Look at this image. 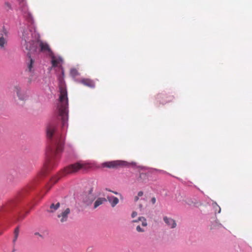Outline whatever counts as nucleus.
Returning <instances> with one entry per match:
<instances>
[{
  "label": "nucleus",
  "mask_w": 252,
  "mask_h": 252,
  "mask_svg": "<svg viewBox=\"0 0 252 252\" xmlns=\"http://www.w3.org/2000/svg\"><path fill=\"white\" fill-rule=\"evenodd\" d=\"M68 98L66 89L60 88V104L58 106L59 119L61 120V130L54 124L48 125L46 129L47 136L49 140V146L46 151V170H48L55 164V161L63 151L64 143V133L68 126ZM45 171H43L44 174Z\"/></svg>",
  "instance_id": "f257e3e1"
},
{
  "label": "nucleus",
  "mask_w": 252,
  "mask_h": 252,
  "mask_svg": "<svg viewBox=\"0 0 252 252\" xmlns=\"http://www.w3.org/2000/svg\"><path fill=\"white\" fill-rule=\"evenodd\" d=\"M38 37V36L36 37V33H33L32 29H24L21 42L23 50L25 52L29 51L31 52H37L38 43L36 39Z\"/></svg>",
  "instance_id": "f03ea898"
},
{
  "label": "nucleus",
  "mask_w": 252,
  "mask_h": 252,
  "mask_svg": "<svg viewBox=\"0 0 252 252\" xmlns=\"http://www.w3.org/2000/svg\"><path fill=\"white\" fill-rule=\"evenodd\" d=\"M92 167V165L89 162H77L66 167L63 172L64 174H67L76 172L79 169L87 171Z\"/></svg>",
  "instance_id": "7ed1b4c3"
},
{
  "label": "nucleus",
  "mask_w": 252,
  "mask_h": 252,
  "mask_svg": "<svg viewBox=\"0 0 252 252\" xmlns=\"http://www.w3.org/2000/svg\"><path fill=\"white\" fill-rule=\"evenodd\" d=\"M33 188V185H31L26 188L22 190H21L18 194L16 199L9 204L6 207H5L4 209V211H8L9 210H11L13 208L17 205L18 203L21 200L22 198L25 196L28 192Z\"/></svg>",
  "instance_id": "20e7f679"
},
{
  "label": "nucleus",
  "mask_w": 252,
  "mask_h": 252,
  "mask_svg": "<svg viewBox=\"0 0 252 252\" xmlns=\"http://www.w3.org/2000/svg\"><path fill=\"white\" fill-rule=\"evenodd\" d=\"M129 163L124 160H114L105 162L102 164L103 167L109 168L117 169L120 167L127 166Z\"/></svg>",
  "instance_id": "39448f33"
},
{
  "label": "nucleus",
  "mask_w": 252,
  "mask_h": 252,
  "mask_svg": "<svg viewBox=\"0 0 252 252\" xmlns=\"http://www.w3.org/2000/svg\"><path fill=\"white\" fill-rule=\"evenodd\" d=\"M9 35V31L5 27L3 26L0 33V48L1 50H5L7 45V38Z\"/></svg>",
  "instance_id": "423d86ee"
},
{
  "label": "nucleus",
  "mask_w": 252,
  "mask_h": 252,
  "mask_svg": "<svg viewBox=\"0 0 252 252\" xmlns=\"http://www.w3.org/2000/svg\"><path fill=\"white\" fill-rule=\"evenodd\" d=\"M18 1L19 3V8L22 12L24 17L29 23L32 24L33 19L31 13L28 12L25 0H18Z\"/></svg>",
  "instance_id": "0eeeda50"
},
{
  "label": "nucleus",
  "mask_w": 252,
  "mask_h": 252,
  "mask_svg": "<svg viewBox=\"0 0 252 252\" xmlns=\"http://www.w3.org/2000/svg\"><path fill=\"white\" fill-rule=\"evenodd\" d=\"M94 200V193L93 188H90L84 194L83 202L87 206L91 205Z\"/></svg>",
  "instance_id": "6e6552de"
},
{
  "label": "nucleus",
  "mask_w": 252,
  "mask_h": 252,
  "mask_svg": "<svg viewBox=\"0 0 252 252\" xmlns=\"http://www.w3.org/2000/svg\"><path fill=\"white\" fill-rule=\"evenodd\" d=\"M27 56L29 58V62L27 63V70L29 72H32L34 70L33 64L34 63V56L37 52H31L30 51H26Z\"/></svg>",
  "instance_id": "1a4fd4ad"
},
{
  "label": "nucleus",
  "mask_w": 252,
  "mask_h": 252,
  "mask_svg": "<svg viewBox=\"0 0 252 252\" xmlns=\"http://www.w3.org/2000/svg\"><path fill=\"white\" fill-rule=\"evenodd\" d=\"M139 221L141 222V225L143 227H141L140 225H137L136 228V230L138 232H144L146 230L143 227H146L148 225L147 220L143 217H140L137 220H132V222H138Z\"/></svg>",
  "instance_id": "9d476101"
},
{
  "label": "nucleus",
  "mask_w": 252,
  "mask_h": 252,
  "mask_svg": "<svg viewBox=\"0 0 252 252\" xmlns=\"http://www.w3.org/2000/svg\"><path fill=\"white\" fill-rule=\"evenodd\" d=\"M14 91L16 93L20 100H24L26 99L27 96L24 91L19 85H15L14 88Z\"/></svg>",
  "instance_id": "9b49d317"
},
{
  "label": "nucleus",
  "mask_w": 252,
  "mask_h": 252,
  "mask_svg": "<svg viewBox=\"0 0 252 252\" xmlns=\"http://www.w3.org/2000/svg\"><path fill=\"white\" fill-rule=\"evenodd\" d=\"M70 213V210L69 208L65 209L60 214L57 215L58 218H60V221L62 223L66 222L68 220V215Z\"/></svg>",
  "instance_id": "f8f14e48"
},
{
  "label": "nucleus",
  "mask_w": 252,
  "mask_h": 252,
  "mask_svg": "<svg viewBox=\"0 0 252 252\" xmlns=\"http://www.w3.org/2000/svg\"><path fill=\"white\" fill-rule=\"evenodd\" d=\"M163 220L171 228H174L176 227V222L175 220L172 218L165 216L163 217Z\"/></svg>",
  "instance_id": "ddd939ff"
},
{
  "label": "nucleus",
  "mask_w": 252,
  "mask_h": 252,
  "mask_svg": "<svg viewBox=\"0 0 252 252\" xmlns=\"http://www.w3.org/2000/svg\"><path fill=\"white\" fill-rule=\"evenodd\" d=\"M38 45H39L40 47V50L41 51L48 52L49 56L53 53L52 51H51V50L49 48V45L47 44L40 42L39 44H38Z\"/></svg>",
  "instance_id": "4468645a"
},
{
  "label": "nucleus",
  "mask_w": 252,
  "mask_h": 252,
  "mask_svg": "<svg viewBox=\"0 0 252 252\" xmlns=\"http://www.w3.org/2000/svg\"><path fill=\"white\" fill-rule=\"evenodd\" d=\"M50 57L52 59V64L53 66L56 67L59 63L63 61L61 57L57 58L53 54V53L50 55Z\"/></svg>",
  "instance_id": "2eb2a0df"
},
{
  "label": "nucleus",
  "mask_w": 252,
  "mask_h": 252,
  "mask_svg": "<svg viewBox=\"0 0 252 252\" xmlns=\"http://www.w3.org/2000/svg\"><path fill=\"white\" fill-rule=\"evenodd\" d=\"M107 199L110 203L112 207H115L118 203L119 199L117 197L114 196H108Z\"/></svg>",
  "instance_id": "dca6fc26"
},
{
  "label": "nucleus",
  "mask_w": 252,
  "mask_h": 252,
  "mask_svg": "<svg viewBox=\"0 0 252 252\" xmlns=\"http://www.w3.org/2000/svg\"><path fill=\"white\" fill-rule=\"evenodd\" d=\"M81 82L84 85L87 86L89 87L93 88L94 87V82L93 81L88 79H83L81 80Z\"/></svg>",
  "instance_id": "f3484780"
},
{
  "label": "nucleus",
  "mask_w": 252,
  "mask_h": 252,
  "mask_svg": "<svg viewBox=\"0 0 252 252\" xmlns=\"http://www.w3.org/2000/svg\"><path fill=\"white\" fill-rule=\"evenodd\" d=\"M3 8L4 10L7 12H9L10 10H13L11 4L7 1H5L4 3Z\"/></svg>",
  "instance_id": "a211bd4d"
},
{
  "label": "nucleus",
  "mask_w": 252,
  "mask_h": 252,
  "mask_svg": "<svg viewBox=\"0 0 252 252\" xmlns=\"http://www.w3.org/2000/svg\"><path fill=\"white\" fill-rule=\"evenodd\" d=\"M60 204L59 202L57 203L56 205H55L54 203H52L50 206L51 210L48 211L49 212L53 213L60 207Z\"/></svg>",
  "instance_id": "6ab92c4d"
},
{
  "label": "nucleus",
  "mask_w": 252,
  "mask_h": 252,
  "mask_svg": "<svg viewBox=\"0 0 252 252\" xmlns=\"http://www.w3.org/2000/svg\"><path fill=\"white\" fill-rule=\"evenodd\" d=\"M19 227H17L15 229L14 231V237L13 240V243L14 244H15L16 241L17 240V238H18V235H19Z\"/></svg>",
  "instance_id": "aec40b11"
},
{
  "label": "nucleus",
  "mask_w": 252,
  "mask_h": 252,
  "mask_svg": "<svg viewBox=\"0 0 252 252\" xmlns=\"http://www.w3.org/2000/svg\"><path fill=\"white\" fill-rule=\"evenodd\" d=\"M106 201L107 200L105 198H98L95 201V208L102 204L103 202H106Z\"/></svg>",
  "instance_id": "412c9836"
},
{
  "label": "nucleus",
  "mask_w": 252,
  "mask_h": 252,
  "mask_svg": "<svg viewBox=\"0 0 252 252\" xmlns=\"http://www.w3.org/2000/svg\"><path fill=\"white\" fill-rule=\"evenodd\" d=\"M70 75L73 77H75L79 75V73L75 68H72L70 72Z\"/></svg>",
  "instance_id": "4be33fe9"
},
{
  "label": "nucleus",
  "mask_w": 252,
  "mask_h": 252,
  "mask_svg": "<svg viewBox=\"0 0 252 252\" xmlns=\"http://www.w3.org/2000/svg\"><path fill=\"white\" fill-rule=\"evenodd\" d=\"M14 177L12 175H9L7 178V181L8 184H12L14 183Z\"/></svg>",
  "instance_id": "5701e85b"
},
{
  "label": "nucleus",
  "mask_w": 252,
  "mask_h": 252,
  "mask_svg": "<svg viewBox=\"0 0 252 252\" xmlns=\"http://www.w3.org/2000/svg\"><path fill=\"white\" fill-rule=\"evenodd\" d=\"M137 213L135 211H134L132 213V214H131V217L134 218H135L136 216H137Z\"/></svg>",
  "instance_id": "b1692460"
},
{
  "label": "nucleus",
  "mask_w": 252,
  "mask_h": 252,
  "mask_svg": "<svg viewBox=\"0 0 252 252\" xmlns=\"http://www.w3.org/2000/svg\"><path fill=\"white\" fill-rule=\"evenodd\" d=\"M59 178H53L52 179H51V181L52 182H53L54 183H56V182H57V181L59 180Z\"/></svg>",
  "instance_id": "393cba45"
},
{
  "label": "nucleus",
  "mask_w": 252,
  "mask_h": 252,
  "mask_svg": "<svg viewBox=\"0 0 252 252\" xmlns=\"http://www.w3.org/2000/svg\"><path fill=\"white\" fill-rule=\"evenodd\" d=\"M34 235L38 236L42 238H43V236L41 234H40L39 232H35L34 233Z\"/></svg>",
  "instance_id": "a878e982"
},
{
  "label": "nucleus",
  "mask_w": 252,
  "mask_h": 252,
  "mask_svg": "<svg viewBox=\"0 0 252 252\" xmlns=\"http://www.w3.org/2000/svg\"><path fill=\"white\" fill-rule=\"evenodd\" d=\"M151 202H152V203L153 204H154L156 203V198H155V197H153V198L151 199Z\"/></svg>",
  "instance_id": "bb28decb"
},
{
  "label": "nucleus",
  "mask_w": 252,
  "mask_h": 252,
  "mask_svg": "<svg viewBox=\"0 0 252 252\" xmlns=\"http://www.w3.org/2000/svg\"><path fill=\"white\" fill-rule=\"evenodd\" d=\"M143 195V192L142 191H140L138 192V194L137 195L139 196V197H141L142 196V195Z\"/></svg>",
  "instance_id": "cd10ccee"
},
{
  "label": "nucleus",
  "mask_w": 252,
  "mask_h": 252,
  "mask_svg": "<svg viewBox=\"0 0 252 252\" xmlns=\"http://www.w3.org/2000/svg\"><path fill=\"white\" fill-rule=\"evenodd\" d=\"M139 197L138 195H137V196H135V197H134V201H135V202L137 201L138 200V199H139Z\"/></svg>",
  "instance_id": "c85d7f7f"
},
{
  "label": "nucleus",
  "mask_w": 252,
  "mask_h": 252,
  "mask_svg": "<svg viewBox=\"0 0 252 252\" xmlns=\"http://www.w3.org/2000/svg\"><path fill=\"white\" fill-rule=\"evenodd\" d=\"M108 190L109 191L112 192L113 193H114L115 194H119L118 192H117L116 191H111L110 190Z\"/></svg>",
  "instance_id": "c756f323"
},
{
  "label": "nucleus",
  "mask_w": 252,
  "mask_h": 252,
  "mask_svg": "<svg viewBox=\"0 0 252 252\" xmlns=\"http://www.w3.org/2000/svg\"><path fill=\"white\" fill-rule=\"evenodd\" d=\"M24 217V216H19L18 217V220L20 219V218H21L22 219V218H23Z\"/></svg>",
  "instance_id": "7c9ffc66"
},
{
  "label": "nucleus",
  "mask_w": 252,
  "mask_h": 252,
  "mask_svg": "<svg viewBox=\"0 0 252 252\" xmlns=\"http://www.w3.org/2000/svg\"><path fill=\"white\" fill-rule=\"evenodd\" d=\"M87 251H88V252H89V251H90V249H89H89H87Z\"/></svg>",
  "instance_id": "2f4dec72"
},
{
  "label": "nucleus",
  "mask_w": 252,
  "mask_h": 252,
  "mask_svg": "<svg viewBox=\"0 0 252 252\" xmlns=\"http://www.w3.org/2000/svg\"><path fill=\"white\" fill-rule=\"evenodd\" d=\"M219 210H219V212H220V208H219Z\"/></svg>",
  "instance_id": "473e14b6"
}]
</instances>
